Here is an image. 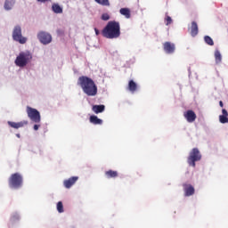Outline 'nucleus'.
<instances>
[{
	"mask_svg": "<svg viewBox=\"0 0 228 228\" xmlns=\"http://www.w3.org/2000/svg\"><path fill=\"white\" fill-rule=\"evenodd\" d=\"M183 188L185 197H191V195L195 194V188L193 187V185L190 183H183Z\"/></svg>",
	"mask_w": 228,
	"mask_h": 228,
	"instance_id": "nucleus-9",
	"label": "nucleus"
},
{
	"mask_svg": "<svg viewBox=\"0 0 228 228\" xmlns=\"http://www.w3.org/2000/svg\"><path fill=\"white\" fill-rule=\"evenodd\" d=\"M94 32H95L96 37H99L101 35V31H99V28H94Z\"/></svg>",
	"mask_w": 228,
	"mask_h": 228,
	"instance_id": "nucleus-29",
	"label": "nucleus"
},
{
	"mask_svg": "<svg viewBox=\"0 0 228 228\" xmlns=\"http://www.w3.org/2000/svg\"><path fill=\"white\" fill-rule=\"evenodd\" d=\"M12 218H15V216H12Z\"/></svg>",
	"mask_w": 228,
	"mask_h": 228,
	"instance_id": "nucleus-34",
	"label": "nucleus"
},
{
	"mask_svg": "<svg viewBox=\"0 0 228 228\" xmlns=\"http://www.w3.org/2000/svg\"><path fill=\"white\" fill-rule=\"evenodd\" d=\"M223 115L219 116V121L221 124H228V112L227 110L223 109L222 110Z\"/></svg>",
	"mask_w": 228,
	"mask_h": 228,
	"instance_id": "nucleus-15",
	"label": "nucleus"
},
{
	"mask_svg": "<svg viewBox=\"0 0 228 228\" xmlns=\"http://www.w3.org/2000/svg\"><path fill=\"white\" fill-rule=\"evenodd\" d=\"M163 49L167 54H174L175 53V45L170 42H165L163 44Z\"/></svg>",
	"mask_w": 228,
	"mask_h": 228,
	"instance_id": "nucleus-10",
	"label": "nucleus"
},
{
	"mask_svg": "<svg viewBox=\"0 0 228 228\" xmlns=\"http://www.w3.org/2000/svg\"><path fill=\"white\" fill-rule=\"evenodd\" d=\"M78 179H79V177H77V176L70 177L67 180H64L63 185L67 189L72 188V186H74L76 184V183H77Z\"/></svg>",
	"mask_w": 228,
	"mask_h": 228,
	"instance_id": "nucleus-12",
	"label": "nucleus"
},
{
	"mask_svg": "<svg viewBox=\"0 0 228 228\" xmlns=\"http://www.w3.org/2000/svg\"><path fill=\"white\" fill-rule=\"evenodd\" d=\"M7 124L8 126H10V127H12L13 129H20V127H24V126H28V121L23 120L18 123L13 121H8Z\"/></svg>",
	"mask_w": 228,
	"mask_h": 228,
	"instance_id": "nucleus-13",
	"label": "nucleus"
},
{
	"mask_svg": "<svg viewBox=\"0 0 228 228\" xmlns=\"http://www.w3.org/2000/svg\"><path fill=\"white\" fill-rule=\"evenodd\" d=\"M200 159H202L200 151L197 148H193L189 153L187 163L190 167H193V168H195V163H197V161H200Z\"/></svg>",
	"mask_w": 228,
	"mask_h": 228,
	"instance_id": "nucleus-5",
	"label": "nucleus"
},
{
	"mask_svg": "<svg viewBox=\"0 0 228 228\" xmlns=\"http://www.w3.org/2000/svg\"><path fill=\"white\" fill-rule=\"evenodd\" d=\"M16 136H17L18 138H20V134H17Z\"/></svg>",
	"mask_w": 228,
	"mask_h": 228,
	"instance_id": "nucleus-33",
	"label": "nucleus"
},
{
	"mask_svg": "<svg viewBox=\"0 0 228 228\" xmlns=\"http://www.w3.org/2000/svg\"><path fill=\"white\" fill-rule=\"evenodd\" d=\"M219 106H220L221 108H224V102L220 101V102H219Z\"/></svg>",
	"mask_w": 228,
	"mask_h": 228,
	"instance_id": "nucleus-31",
	"label": "nucleus"
},
{
	"mask_svg": "<svg viewBox=\"0 0 228 228\" xmlns=\"http://www.w3.org/2000/svg\"><path fill=\"white\" fill-rule=\"evenodd\" d=\"M106 110V106L104 105H93L92 110L94 113H96V115H99V113H102Z\"/></svg>",
	"mask_w": 228,
	"mask_h": 228,
	"instance_id": "nucleus-17",
	"label": "nucleus"
},
{
	"mask_svg": "<svg viewBox=\"0 0 228 228\" xmlns=\"http://www.w3.org/2000/svg\"><path fill=\"white\" fill-rule=\"evenodd\" d=\"M52 11L53 13H63V8L58 4H52Z\"/></svg>",
	"mask_w": 228,
	"mask_h": 228,
	"instance_id": "nucleus-20",
	"label": "nucleus"
},
{
	"mask_svg": "<svg viewBox=\"0 0 228 228\" xmlns=\"http://www.w3.org/2000/svg\"><path fill=\"white\" fill-rule=\"evenodd\" d=\"M37 38L41 44H44L45 45H47V44H51V42H53V37L51 34L44 31L37 34Z\"/></svg>",
	"mask_w": 228,
	"mask_h": 228,
	"instance_id": "nucleus-8",
	"label": "nucleus"
},
{
	"mask_svg": "<svg viewBox=\"0 0 228 228\" xmlns=\"http://www.w3.org/2000/svg\"><path fill=\"white\" fill-rule=\"evenodd\" d=\"M27 115L32 122H35L36 124H40L41 116H40V112L38 110H37V109H33V108L28 106L27 107Z\"/></svg>",
	"mask_w": 228,
	"mask_h": 228,
	"instance_id": "nucleus-7",
	"label": "nucleus"
},
{
	"mask_svg": "<svg viewBox=\"0 0 228 228\" xmlns=\"http://www.w3.org/2000/svg\"><path fill=\"white\" fill-rule=\"evenodd\" d=\"M214 56H215L216 65H219V63H222V53H220L218 50L215 51Z\"/></svg>",
	"mask_w": 228,
	"mask_h": 228,
	"instance_id": "nucleus-23",
	"label": "nucleus"
},
{
	"mask_svg": "<svg viewBox=\"0 0 228 228\" xmlns=\"http://www.w3.org/2000/svg\"><path fill=\"white\" fill-rule=\"evenodd\" d=\"M128 90L132 94H134V92H136V90H138V85L135 84L134 80H130L128 82Z\"/></svg>",
	"mask_w": 228,
	"mask_h": 228,
	"instance_id": "nucleus-19",
	"label": "nucleus"
},
{
	"mask_svg": "<svg viewBox=\"0 0 228 228\" xmlns=\"http://www.w3.org/2000/svg\"><path fill=\"white\" fill-rule=\"evenodd\" d=\"M89 122L94 126H102V119L98 118V117L95 115H93L89 118Z\"/></svg>",
	"mask_w": 228,
	"mask_h": 228,
	"instance_id": "nucleus-16",
	"label": "nucleus"
},
{
	"mask_svg": "<svg viewBox=\"0 0 228 228\" xmlns=\"http://www.w3.org/2000/svg\"><path fill=\"white\" fill-rule=\"evenodd\" d=\"M15 4V0H5L4 8V10H12Z\"/></svg>",
	"mask_w": 228,
	"mask_h": 228,
	"instance_id": "nucleus-22",
	"label": "nucleus"
},
{
	"mask_svg": "<svg viewBox=\"0 0 228 228\" xmlns=\"http://www.w3.org/2000/svg\"><path fill=\"white\" fill-rule=\"evenodd\" d=\"M8 183L10 188L19 190V188H22L24 179L22 178V175L20 173H14L9 177Z\"/></svg>",
	"mask_w": 228,
	"mask_h": 228,
	"instance_id": "nucleus-4",
	"label": "nucleus"
},
{
	"mask_svg": "<svg viewBox=\"0 0 228 228\" xmlns=\"http://www.w3.org/2000/svg\"><path fill=\"white\" fill-rule=\"evenodd\" d=\"M95 3L102 6H110V0H94Z\"/></svg>",
	"mask_w": 228,
	"mask_h": 228,
	"instance_id": "nucleus-25",
	"label": "nucleus"
},
{
	"mask_svg": "<svg viewBox=\"0 0 228 228\" xmlns=\"http://www.w3.org/2000/svg\"><path fill=\"white\" fill-rule=\"evenodd\" d=\"M37 1H38V3H45V2L51 1V0H37Z\"/></svg>",
	"mask_w": 228,
	"mask_h": 228,
	"instance_id": "nucleus-32",
	"label": "nucleus"
},
{
	"mask_svg": "<svg viewBox=\"0 0 228 228\" xmlns=\"http://www.w3.org/2000/svg\"><path fill=\"white\" fill-rule=\"evenodd\" d=\"M57 211H58V213H63V202H61V201H59L58 203H57Z\"/></svg>",
	"mask_w": 228,
	"mask_h": 228,
	"instance_id": "nucleus-27",
	"label": "nucleus"
},
{
	"mask_svg": "<svg viewBox=\"0 0 228 228\" xmlns=\"http://www.w3.org/2000/svg\"><path fill=\"white\" fill-rule=\"evenodd\" d=\"M166 26H170V24H172L173 20H172V17L168 16V13H166V17L164 19Z\"/></svg>",
	"mask_w": 228,
	"mask_h": 228,
	"instance_id": "nucleus-26",
	"label": "nucleus"
},
{
	"mask_svg": "<svg viewBox=\"0 0 228 228\" xmlns=\"http://www.w3.org/2000/svg\"><path fill=\"white\" fill-rule=\"evenodd\" d=\"M32 60L33 54H31L29 51L21 52L16 57L14 63L17 67H26V65H28V63H30Z\"/></svg>",
	"mask_w": 228,
	"mask_h": 228,
	"instance_id": "nucleus-3",
	"label": "nucleus"
},
{
	"mask_svg": "<svg viewBox=\"0 0 228 228\" xmlns=\"http://www.w3.org/2000/svg\"><path fill=\"white\" fill-rule=\"evenodd\" d=\"M184 118H186L187 122L189 124L193 123L194 120H197V114H195V111L189 110L183 114Z\"/></svg>",
	"mask_w": 228,
	"mask_h": 228,
	"instance_id": "nucleus-11",
	"label": "nucleus"
},
{
	"mask_svg": "<svg viewBox=\"0 0 228 228\" xmlns=\"http://www.w3.org/2000/svg\"><path fill=\"white\" fill-rule=\"evenodd\" d=\"M105 176L107 177V179H115L118 177V172L110 169L105 172Z\"/></svg>",
	"mask_w": 228,
	"mask_h": 228,
	"instance_id": "nucleus-18",
	"label": "nucleus"
},
{
	"mask_svg": "<svg viewBox=\"0 0 228 228\" xmlns=\"http://www.w3.org/2000/svg\"><path fill=\"white\" fill-rule=\"evenodd\" d=\"M77 84L82 88L84 94L88 95V97H94L97 94V86L95 85V82H94V79L86 76H82L78 77Z\"/></svg>",
	"mask_w": 228,
	"mask_h": 228,
	"instance_id": "nucleus-1",
	"label": "nucleus"
},
{
	"mask_svg": "<svg viewBox=\"0 0 228 228\" xmlns=\"http://www.w3.org/2000/svg\"><path fill=\"white\" fill-rule=\"evenodd\" d=\"M204 40L208 45H215V42L213 41V38L209 36H205Z\"/></svg>",
	"mask_w": 228,
	"mask_h": 228,
	"instance_id": "nucleus-24",
	"label": "nucleus"
},
{
	"mask_svg": "<svg viewBox=\"0 0 228 228\" xmlns=\"http://www.w3.org/2000/svg\"><path fill=\"white\" fill-rule=\"evenodd\" d=\"M40 129V125H34V131H38Z\"/></svg>",
	"mask_w": 228,
	"mask_h": 228,
	"instance_id": "nucleus-30",
	"label": "nucleus"
},
{
	"mask_svg": "<svg viewBox=\"0 0 228 228\" xmlns=\"http://www.w3.org/2000/svg\"><path fill=\"white\" fill-rule=\"evenodd\" d=\"M102 35L104 38L113 40L120 37V23L116 20H111L102 30Z\"/></svg>",
	"mask_w": 228,
	"mask_h": 228,
	"instance_id": "nucleus-2",
	"label": "nucleus"
},
{
	"mask_svg": "<svg viewBox=\"0 0 228 228\" xmlns=\"http://www.w3.org/2000/svg\"><path fill=\"white\" fill-rule=\"evenodd\" d=\"M12 38L15 42H19V44H26L28 39L22 37V28L20 26H15L12 31Z\"/></svg>",
	"mask_w": 228,
	"mask_h": 228,
	"instance_id": "nucleus-6",
	"label": "nucleus"
},
{
	"mask_svg": "<svg viewBox=\"0 0 228 228\" xmlns=\"http://www.w3.org/2000/svg\"><path fill=\"white\" fill-rule=\"evenodd\" d=\"M102 20H110V14L108 13L102 14Z\"/></svg>",
	"mask_w": 228,
	"mask_h": 228,
	"instance_id": "nucleus-28",
	"label": "nucleus"
},
{
	"mask_svg": "<svg viewBox=\"0 0 228 228\" xmlns=\"http://www.w3.org/2000/svg\"><path fill=\"white\" fill-rule=\"evenodd\" d=\"M119 13L124 15L126 19H131V11L128 8H121Z\"/></svg>",
	"mask_w": 228,
	"mask_h": 228,
	"instance_id": "nucleus-21",
	"label": "nucleus"
},
{
	"mask_svg": "<svg viewBox=\"0 0 228 228\" xmlns=\"http://www.w3.org/2000/svg\"><path fill=\"white\" fill-rule=\"evenodd\" d=\"M189 31L191 37H196L197 35H199V25L195 21H192Z\"/></svg>",
	"mask_w": 228,
	"mask_h": 228,
	"instance_id": "nucleus-14",
	"label": "nucleus"
}]
</instances>
